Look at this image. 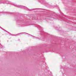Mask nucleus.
I'll return each instance as SVG.
<instances>
[{"label": "nucleus", "mask_w": 76, "mask_h": 76, "mask_svg": "<svg viewBox=\"0 0 76 76\" xmlns=\"http://www.w3.org/2000/svg\"><path fill=\"white\" fill-rule=\"evenodd\" d=\"M29 10L28 9V10Z\"/></svg>", "instance_id": "obj_11"}, {"label": "nucleus", "mask_w": 76, "mask_h": 76, "mask_svg": "<svg viewBox=\"0 0 76 76\" xmlns=\"http://www.w3.org/2000/svg\"><path fill=\"white\" fill-rule=\"evenodd\" d=\"M5 31H6V32H7L8 33V34H10V35H11V34L10 33H9V32L6 31V30H5Z\"/></svg>", "instance_id": "obj_5"}, {"label": "nucleus", "mask_w": 76, "mask_h": 76, "mask_svg": "<svg viewBox=\"0 0 76 76\" xmlns=\"http://www.w3.org/2000/svg\"><path fill=\"white\" fill-rule=\"evenodd\" d=\"M2 3H3V4H7V3H8L9 4H13L14 6L17 7H20V8H24V9H27V7H25L21 5H18L17 4H16L15 3H12L11 2L8 1L7 0H4V1H0V4H2Z\"/></svg>", "instance_id": "obj_1"}, {"label": "nucleus", "mask_w": 76, "mask_h": 76, "mask_svg": "<svg viewBox=\"0 0 76 76\" xmlns=\"http://www.w3.org/2000/svg\"><path fill=\"white\" fill-rule=\"evenodd\" d=\"M0 47L2 48V46L1 45V44L0 43Z\"/></svg>", "instance_id": "obj_6"}, {"label": "nucleus", "mask_w": 76, "mask_h": 76, "mask_svg": "<svg viewBox=\"0 0 76 76\" xmlns=\"http://www.w3.org/2000/svg\"><path fill=\"white\" fill-rule=\"evenodd\" d=\"M31 37H34V36H33V35H32L31 36Z\"/></svg>", "instance_id": "obj_8"}, {"label": "nucleus", "mask_w": 76, "mask_h": 76, "mask_svg": "<svg viewBox=\"0 0 76 76\" xmlns=\"http://www.w3.org/2000/svg\"><path fill=\"white\" fill-rule=\"evenodd\" d=\"M28 35H30L29 34H28Z\"/></svg>", "instance_id": "obj_10"}, {"label": "nucleus", "mask_w": 76, "mask_h": 76, "mask_svg": "<svg viewBox=\"0 0 76 76\" xmlns=\"http://www.w3.org/2000/svg\"><path fill=\"white\" fill-rule=\"evenodd\" d=\"M39 28H41V26H39Z\"/></svg>", "instance_id": "obj_7"}, {"label": "nucleus", "mask_w": 76, "mask_h": 76, "mask_svg": "<svg viewBox=\"0 0 76 76\" xmlns=\"http://www.w3.org/2000/svg\"><path fill=\"white\" fill-rule=\"evenodd\" d=\"M22 34V33H20L18 34H16V35H13L14 36H15V37H17V36H18V35H19V34Z\"/></svg>", "instance_id": "obj_2"}, {"label": "nucleus", "mask_w": 76, "mask_h": 76, "mask_svg": "<svg viewBox=\"0 0 76 76\" xmlns=\"http://www.w3.org/2000/svg\"><path fill=\"white\" fill-rule=\"evenodd\" d=\"M33 38H34V39L36 38V39H38V37H35V36H34Z\"/></svg>", "instance_id": "obj_3"}, {"label": "nucleus", "mask_w": 76, "mask_h": 76, "mask_svg": "<svg viewBox=\"0 0 76 76\" xmlns=\"http://www.w3.org/2000/svg\"><path fill=\"white\" fill-rule=\"evenodd\" d=\"M25 33L26 34H28L27 33Z\"/></svg>", "instance_id": "obj_9"}, {"label": "nucleus", "mask_w": 76, "mask_h": 76, "mask_svg": "<svg viewBox=\"0 0 76 76\" xmlns=\"http://www.w3.org/2000/svg\"><path fill=\"white\" fill-rule=\"evenodd\" d=\"M8 12H3V14H7Z\"/></svg>", "instance_id": "obj_4"}]
</instances>
